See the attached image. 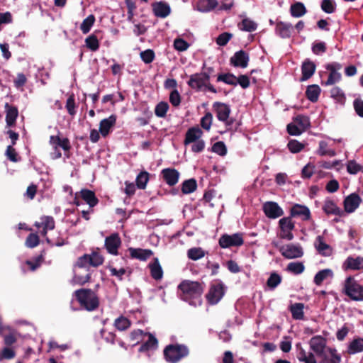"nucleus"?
I'll return each instance as SVG.
<instances>
[{
  "instance_id": "nucleus-1",
  "label": "nucleus",
  "mask_w": 363,
  "mask_h": 363,
  "mask_svg": "<svg viewBox=\"0 0 363 363\" xmlns=\"http://www.w3.org/2000/svg\"><path fill=\"white\" fill-rule=\"evenodd\" d=\"M178 290L181 291V298L191 303L193 299H197L201 296L204 286L202 283L199 281L183 280L179 284Z\"/></svg>"
},
{
  "instance_id": "nucleus-2",
  "label": "nucleus",
  "mask_w": 363,
  "mask_h": 363,
  "mask_svg": "<svg viewBox=\"0 0 363 363\" xmlns=\"http://www.w3.org/2000/svg\"><path fill=\"white\" fill-rule=\"evenodd\" d=\"M74 295L82 308L88 311H93L99 308V297L91 289H80L76 290Z\"/></svg>"
},
{
  "instance_id": "nucleus-3",
  "label": "nucleus",
  "mask_w": 363,
  "mask_h": 363,
  "mask_svg": "<svg viewBox=\"0 0 363 363\" xmlns=\"http://www.w3.org/2000/svg\"><path fill=\"white\" fill-rule=\"evenodd\" d=\"M189 353V349L184 345H169L164 350V358L169 363H177Z\"/></svg>"
},
{
  "instance_id": "nucleus-4",
  "label": "nucleus",
  "mask_w": 363,
  "mask_h": 363,
  "mask_svg": "<svg viewBox=\"0 0 363 363\" xmlns=\"http://www.w3.org/2000/svg\"><path fill=\"white\" fill-rule=\"evenodd\" d=\"M188 86L196 91H210L217 93L216 89L203 76L201 72L194 73L189 76Z\"/></svg>"
},
{
  "instance_id": "nucleus-5",
  "label": "nucleus",
  "mask_w": 363,
  "mask_h": 363,
  "mask_svg": "<svg viewBox=\"0 0 363 363\" xmlns=\"http://www.w3.org/2000/svg\"><path fill=\"white\" fill-rule=\"evenodd\" d=\"M343 293L352 301H363V285L359 284L352 277L345 279Z\"/></svg>"
},
{
  "instance_id": "nucleus-6",
  "label": "nucleus",
  "mask_w": 363,
  "mask_h": 363,
  "mask_svg": "<svg viewBox=\"0 0 363 363\" xmlns=\"http://www.w3.org/2000/svg\"><path fill=\"white\" fill-rule=\"evenodd\" d=\"M311 126L310 119L304 115H297L287 125V132L291 135H299Z\"/></svg>"
},
{
  "instance_id": "nucleus-7",
  "label": "nucleus",
  "mask_w": 363,
  "mask_h": 363,
  "mask_svg": "<svg viewBox=\"0 0 363 363\" xmlns=\"http://www.w3.org/2000/svg\"><path fill=\"white\" fill-rule=\"evenodd\" d=\"M212 108L218 120L224 123L228 128H230L234 120L230 118L231 112L230 106L223 102L216 101L213 104Z\"/></svg>"
},
{
  "instance_id": "nucleus-8",
  "label": "nucleus",
  "mask_w": 363,
  "mask_h": 363,
  "mask_svg": "<svg viewBox=\"0 0 363 363\" xmlns=\"http://www.w3.org/2000/svg\"><path fill=\"white\" fill-rule=\"evenodd\" d=\"M244 243L243 234L237 233L232 235L223 234L218 240L221 248H230L232 247H240Z\"/></svg>"
},
{
  "instance_id": "nucleus-9",
  "label": "nucleus",
  "mask_w": 363,
  "mask_h": 363,
  "mask_svg": "<svg viewBox=\"0 0 363 363\" xmlns=\"http://www.w3.org/2000/svg\"><path fill=\"white\" fill-rule=\"evenodd\" d=\"M294 227V223L291 217L282 218L279 221L278 236L281 239L291 240L294 238L292 230Z\"/></svg>"
},
{
  "instance_id": "nucleus-10",
  "label": "nucleus",
  "mask_w": 363,
  "mask_h": 363,
  "mask_svg": "<svg viewBox=\"0 0 363 363\" xmlns=\"http://www.w3.org/2000/svg\"><path fill=\"white\" fill-rule=\"evenodd\" d=\"M225 294L224 285L220 282L212 284L206 297L209 304L215 305L223 298Z\"/></svg>"
},
{
  "instance_id": "nucleus-11",
  "label": "nucleus",
  "mask_w": 363,
  "mask_h": 363,
  "mask_svg": "<svg viewBox=\"0 0 363 363\" xmlns=\"http://www.w3.org/2000/svg\"><path fill=\"white\" fill-rule=\"evenodd\" d=\"M121 245V240L118 233H112L105 239L104 246L111 255H117Z\"/></svg>"
},
{
  "instance_id": "nucleus-12",
  "label": "nucleus",
  "mask_w": 363,
  "mask_h": 363,
  "mask_svg": "<svg viewBox=\"0 0 363 363\" xmlns=\"http://www.w3.org/2000/svg\"><path fill=\"white\" fill-rule=\"evenodd\" d=\"M341 68V65L337 62H332L325 65V69L329 72L328 79L325 82V85H333L341 79V74L338 72Z\"/></svg>"
},
{
  "instance_id": "nucleus-13",
  "label": "nucleus",
  "mask_w": 363,
  "mask_h": 363,
  "mask_svg": "<svg viewBox=\"0 0 363 363\" xmlns=\"http://www.w3.org/2000/svg\"><path fill=\"white\" fill-rule=\"evenodd\" d=\"M151 6L153 14L157 18H164L171 13V7L164 1L154 2Z\"/></svg>"
},
{
  "instance_id": "nucleus-14",
  "label": "nucleus",
  "mask_w": 363,
  "mask_h": 363,
  "mask_svg": "<svg viewBox=\"0 0 363 363\" xmlns=\"http://www.w3.org/2000/svg\"><path fill=\"white\" fill-rule=\"evenodd\" d=\"M163 181L169 186L176 185L179 179L180 173L174 168H165L161 171Z\"/></svg>"
},
{
  "instance_id": "nucleus-15",
  "label": "nucleus",
  "mask_w": 363,
  "mask_h": 363,
  "mask_svg": "<svg viewBox=\"0 0 363 363\" xmlns=\"http://www.w3.org/2000/svg\"><path fill=\"white\" fill-rule=\"evenodd\" d=\"M327 340L321 335H316L313 337L310 341L309 345L311 349L318 355L322 356L326 348Z\"/></svg>"
},
{
  "instance_id": "nucleus-16",
  "label": "nucleus",
  "mask_w": 363,
  "mask_h": 363,
  "mask_svg": "<svg viewBox=\"0 0 363 363\" xmlns=\"http://www.w3.org/2000/svg\"><path fill=\"white\" fill-rule=\"evenodd\" d=\"M362 202L361 197L356 193L347 196L344 201V213H351L354 212Z\"/></svg>"
},
{
  "instance_id": "nucleus-17",
  "label": "nucleus",
  "mask_w": 363,
  "mask_h": 363,
  "mask_svg": "<svg viewBox=\"0 0 363 363\" xmlns=\"http://www.w3.org/2000/svg\"><path fill=\"white\" fill-rule=\"evenodd\" d=\"M322 209L327 216H337L342 217L345 216L344 211L342 210L335 201L327 199L323 203Z\"/></svg>"
},
{
  "instance_id": "nucleus-18",
  "label": "nucleus",
  "mask_w": 363,
  "mask_h": 363,
  "mask_svg": "<svg viewBox=\"0 0 363 363\" xmlns=\"http://www.w3.org/2000/svg\"><path fill=\"white\" fill-rule=\"evenodd\" d=\"M249 55L244 50L236 52L230 59V65L235 67L245 68L248 65Z\"/></svg>"
},
{
  "instance_id": "nucleus-19",
  "label": "nucleus",
  "mask_w": 363,
  "mask_h": 363,
  "mask_svg": "<svg viewBox=\"0 0 363 363\" xmlns=\"http://www.w3.org/2000/svg\"><path fill=\"white\" fill-rule=\"evenodd\" d=\"M342 268L345 270H363V257L360 256L356 257H348L343 262Z\"/></svg>"
},
{
  "instance_id": "nucleus-20",
  "label": "nucleus",
  "mask_w": 363,
  "mask_h": 363,
  "mask_svg": "<svg viewBox=\"0 0 363 363\" xmlns=\"http://www.w3.org/2000/svg\"><path fill=\"white\" fill-rule=\"evenodd\" d=\"M281 255L287 259L298 258L303 256L302 248L299 246L287 245L280 248Z\"/></svg>"
},
{
  "instance_id": "nucleus-21",
  "label": "nucleus",
  "mask_w": 363,
  "mask_h": 363,
  "mask_svg": "<svg viewBox=\"0 0 363 363\" xmlns=\"http://www.w3.org/2000/svg\"><path fill=\"white\" fill-rule=\"evenodd\" d=\"M116 116L111 115L108 118L101 121L99 124V132L103 137H106L111 131V129L116 125Z\"/></svg>"
},
{
  "instance_id": "nucleus-22",
  "label": "nucleus",
  "mask_w": 363,
  "mask_h": 363,
  "mask_svg": "<svg viewBox=\"0 0 363 363\" xmlns=\"http://www.w3.org/2000/svg\"><path fill=\"white\" fill-rule=\"evenodd\" d=\"M291 216L292 217L299 216L303 221L309 220L311 218V214L309 208L306 206L295 204L291 209Z\"/></svg>"
},
{
  "instance_id": "nucleus-23",
  "label": "nucleus",
  "mask_w": 363,
  "mask_h": 363,
  "mask_svg": "<svg viewBox=\"0 0 363 363\" xmlns=\"http://www.w3.org/2000/svg\"><path fill=\"white\" fill-rule=\"evenodd\" d=\"M203 131L198 126L191 127L188 129L185 134L184 144L187 145L189 144L196 142L201 138Z\"/></svg>"
},
{
  "instance_id": "nucleus-24",
  "label": "nucleus",
  "mask_w": 363,
  "mask_h": 363,
  "mask_svg": "<svg viewBox=\"0 0 363 363\" xmlns=\"http://www.w3.org/2000/svg\"><path fill=\"white\" fill-rule=\"evenodd\" d=\"M80 198L87 203L90 208H93L96 206L99 203V199L96 196L94 191L87 189H82L79 191Z\"/></svg>"
},
{
  "instance_id": "nucleus-25",
  "label": "nucleus",
  "mask_w": 363,
  "mask_h": 363,
  "mask_svg": "<svg viewBox=\"0 0 363 363\" xmlns=\"http://www.w3.org/2000/svg\"><path fill=\"white\" fill-rule=\"evenodd\" d=\"M315 247L318 253L323 256L328 257L333 254L332 247L325 242L324 238L321 235L316 238Z\"/></svg>"
},
{
  "instance_id": "nucleus-26",
  "label": "nucleus",
  "mask_w": 363,
  "mask_h": 363,
  "mask_svg": "<svg viewBox=\"0 0 363 363\" xmlns=\"http://www.w3.org/2000/svg\"><path fill=\"white\" fill-rule=\"evenodd\" d=\"M5 109L6 125L9 127H13L16 125V121L18 116V108L16 106H11L6 103L5 105Z\"/></svg>"
},
{
  "instance_id": "nucleus-27",
  "label": "nucleus",
  "mask_w": 363,
  "mask_h": 363,
  "mask_svg": "<svg viewBox=\"0 0 363 363\" xmlns=\"http://www.w3.org/2000/svg\"><path fill=\"white\" fill-rule=\"evenodd\" d=\"M315 71V65L310 60H306L301 65L302 76L301 81H305L311 78Z\"/></svg>"
},
{
  "instance_id": "nucleus-28",
  "label": "nucleus",
  "mask_w": 363,
  "mask_h": 363,
  "mask_svg": "<svg viewBox=\"0 0 363 363\" xmlns=\"http://www.w3.org/2000/svg\"><path fill=\"white\" fill-rule=\"evenodd\" d=\"M128 250L132 258L141 261L147 260L153 254L151 250L147 249L130 247Z\"/></svg>"
},
{
  "instance_id": "nucleus-29",
  "label": "nucleus",
  "mask_w": 363,
  "mask_h": 363,
  "mask_svg": "<svg viewBox=\"0 0 363 363\" xmlns=\"http://www.w3.org/2000/svg\"><path fill=\"white\" fill-rule=\"evenodd\" d=\"M332 146L333 145L330 143V141H320L318 149L317 150L318 155L320 156L334 157L336 155V152Z\"/></svg>"
},
{
  "instance_id": "nucleus-30",
  "label": "nucleus",
  "mask_w": 363,
  "mask_h": 363,
  "mask_svg": "<svg viewBox=\"0 0 363 363\" xmlns=\"http://www.w3.org/2000/svg\"><path fill=\"white\" fill-rule=\"evenodd\" d=\"M144 335H147L148 340L140 345L138 351L140 352H143L157 349L158 346L157 339L150 333H145Z\"/></svg>"
},
{
  "instance_id": "nucleus-31",
  "label": "nucleus",
  "mask_w": 363,
  "mask_h": 363,
  "mask_svg": "<svg viewBox=\"0 0 363 363\" xmlns=\"http://www.w3.org/2000/svg\"><path fill=\"white\" fill-rule=\"evenodd\" d=\"M321 357H323L325 363H340L341 362V357L335 348H327Z\"/></svg>"
},
{
  "instance_id": "nucleus-32",
  "label": "nucleus",
  "mask_w": 363,
  "mask_h": 363,
  "mask_svg": "<svg viewBox=\"0 0 363 363\" xmlns=\"http://www.w3.org/2000/svg\"><path fill=\"white\" fill-rule=\"evenodd\" d=\"M218 6L216 0H198L196 9L198 11L206 13L212 11Z\"/></svg>"
},
{
  "instance_id": "nucleus-33",
  "label": "nucleus",
  "mask_w": 363,
  "mask_h": 363,
  "mask_svg": "<svg viewBox=\"0 0 363 363\" xmlns=\"http://www.w3.org/2000/svg\"><path fill=\"white\" fill-rule=\"evenodd\" d=\"M151 277L155 280H160L163 277V270L159 262L158 258L155 257L152 263L149 264Z\"/></svg>"
},
{
  "instance_id": "nucleus-34",
  "label": "nucleus",
  "mask_w": 363,
  "mask_h": 363,
  "mask_svg": "<svg viewBox=\"0 0 363 363\" xmlns=\"http://www.w3.org/2000/svg\"><path fill=\"white\" fill-rule=\"evenodd\" d=\"M304 304L302 303H295L291 304L289 307V311L291 316L294 320H303L304 319Z\"/></svg>"
},
{
  "instance_id": "nucleus-35",
  "label": "nucleus",
  "mask_w": 363,
  "mask_h": 363,
  "mask_svg": "<svg viewBox=\"0 0 363 363\" xmlns=\"http://www.w3.org/2000/svg\"><path fill=\"white\" fill-rule=\"evenodd\" d=\"M307 13L306 8L302 2H296L291 5L290 13L293 17L299 18Z\"/></svg>"
},
{
  "instance_id": "nucleus-36",
  "label": "nucleus",
  "mask_w": 363,
  "mask_h": 363,
  "mask_svg": "<svg viewBox=\"0 0 363 363\" xmlns=\"http://www.w3.org/2000/svg\"><path fill=\"white\" fill-rule=\"evenodd\" d=\"M292 26L290 23L278 22L276 25V32L281 38H289Z\"/></svg>"
},
{
  "instance_id": "nucleus-37",
  "label": "nucleus",
  "mask_w": 363,
  "mask_h": 363,
  "mask_svg": "<svg viewBox=\"0 0 363 363\" xmlns=\"http://www.w3.org/2000/svg\"><path fill=\"white\" fill-rule=\"evenodd\" d=\"M238 27L242 31L252 32L256 30L257 24L254 21L245 18L238 24Z\"/></svg>"
},
{
  "instance_id": "nucleus-38",
  "label": "nucleus",
  "mask_w": 363,
  "mask_h": 363,
  "mask_svg": "<svg viewBox=\"0 0 363 363\" xmlns=\"http://www.w3.org/2000/svg\"><path fill=\"white\" fill-rule=\"evenodd\" d=\"M297 358L304 363H317L314 354L311 352L305 351L302 347L298 350Z\"/></svg>"
},
{
  "instance_id": "nucleus-39",
  "label": "nucleus",
  "mask_w": 363,
  "mask_h": 363,
  "mask_svg": "<svg viewBox=\"0 0 363 363\" xmlns=\"http://www.w3.org/2000/svg\"><path fill=\"white\" fill-rule=\"evenodd\" d=\"M206 252L200 247H194L187 250V257L189 259L196 261L203 258Z\"/></svg>"
},
{
  "instance_id": "nucleus-40",
  "label": "nucleus",
  "mask_w": 363,
  "mask_h": 363,
  "mask_svg": "<svg viewBox=\"0 0 363 363\" xmlns=\"http://www.w3.org/2000/svg\"><path fill=\"white\" fill-rule=\"evenodd\" d=\"M320 93V89L318 85H310L306 91V96L311 102H316Z\"/></svg>"
},
{
  "instance_id": "nucleus-41",
  "label": "nucleus",
  "mask_w": 363,
  "mask_h": 363,
  "mask_svg": "<svg viewBox=\"0 0 363 363\" xmlns=\"http://www.w3.org/2000/svg\"><path fill=\"white\" fill-rule=\"evenodd\" d=\"M197 188V182L195 179H189L185 180L182 184V192L184 194H189L194 191H196Z\"/></svg>"
},
{
  "instance_id": "nucleus-42",
  "label": "nucleus",
  "mask_w": 363,
  "mask_h": 363,
  "mask_svg": "<svg viewBox=\"0 0 363 363\" xmlns=\"http://www.w3.org/2000/svg\"><path fill=\"white\" fill-rule=\"evenodd\" d=\"M363 351V338L354 339L349 345L347 352L349 354H355Z\"/></svg>"
},
{
  "instance_id": "nucleus-43",
  "label": "nucleus",
  "mask_w": 363,
  "mask_h": 363,
  "mask_svg": "<svg viewBox=\"0 0 363 363\" xmlns=\"http://www.w3.org/2000/svg\"><path fill=\"white\" fill-rule=\"evenodd\" d=\"M150 173L146 171L140 172L135 179V184L138 189H145L150 179Z\"/></svg>"
},
{
  "instance_id": "nucleus-44",
  "label": "nucleus",
  "mask_w": 363,
  "mask_h": 363,
  "mask_svg": "<svg viewBox=\"0 0 363 363\" xmlns=\"http://www.w3.org/2000/svg\"><path fill=\"white\" fill-rule=\"evenodd\" d=\"M307 145L306 142L301 143L297 140H290L287 144V147L291 153L296 154L301 152Z\"/></svg>"
},
{
  "instance_id": "nucleus-45",
  "label": "nucleus",
  "mask_w": 363,
  "mask_h": 363,
  "mask_svg": "<svg viewBox=\"0 0 363 363\" xmlns=\"http://www.w3.org/2000/svg\"><path fill=\"white\" fill-rule=\"evenodd\" d=\"M41 223L35 222V226L38 228L45 227L50 230H53L55 227V222L52 216H45L41 218Z\"/></svg>"
},
{
  "instance_id": "nucleus-46",
  "label": "nucleus",
  "mask_w": 363,
  "mask_h": 363,
  "mask_svg": "<svg viewBox=\"0 0 363 363\" xmlns=\"http://www.w3.org/2000/svg\"><path fill=\"white\" fill-rule=\"evenodd\" d=\"M304 264L301 262H292L288 264L286 270L293 274L298 275L303 272Z\"/></svg>"
},
{
  "instance_id": "nucleus-47",
  "label": "nucleus",
  "mask_w": 363,
  "mask_h": 363,
  "mask_svg": "<svg viewBox=\"0 0 363 363\" xmlns=\"http://www.w3.org/2000/svg\"><path fill=\"white\" fill-rule=\"evenodd\" d=\"M333 276L332 270L329 269H325L319 271L314 277V283L317 286H320L324 280L327 278Z\"/></svg>"
},
{
  "instance_id": "nucleus-48",
  "label": "nucleus",
  "mask_w": 363,
  "mask_h": 363,
  "mask_svg": "<svg viewBox=\"0 0 363 363\" xmlns=\"http://www.w3.org/2000/svg\"><path fill=\"white\" fill-rule=\"evenodd\" d=\"M330 96L340 104H344L346 100L345 94L338 86H334L331 89Z\"/></svg>"
},
{
  "instance_id": "nucleus-49",
  "label": "nucleus",
  "mask_w": 363,
  "mask_h": 363,
  "mask_svg": "<svg viewBox=\"0 0 363 363\" xmlns=\"http://www.w3.org/2000/svg\"><path fill=\"white\" fill-rule=\"evenodd\" d=\"M95 20V16L93 14H90L84 19L80 26V30L84 34H86L90 31L91 27L94 24Z\"/></svg>"
},
{
  "instance_id": "nucleus-50",
  "label": "nucleus",
  "mask_w": 363,
  "mask_h": 363,
  "mask_svg": "<svg viewBox=\"0 0 363 363\" xmlns=\"http://www.w3.org/2000/svg\"><path fill=\"white\" fill-rule=\"evenodd\" d=\"M85 44L86 48L92 52H96L99 48V40L94 34L89 35L85 39Z\"/></svg>"
},
{
  "instance_id": "nucleus-51",
  "label": "nucleus",
  "mask_w": 363,
  "mask_h": 363,
  "mask_svg": "<svg viewBox=\"0 0 363 363\" xmlns=\"http://www.w3.org/2000/svg\"><path fill=\"white\" fill-rule=\"evenodd\" d=\"M131 323L130 320L123 315L116 318L114 321V325L118 330H125L130 328Z\"/></svg>"
},
{
  "instance_id": "nucleus-52",
  "label": "nucleus",
  "mask_w": 363,
  "mask_h": 363,
  "mask_svg": "<svg viewBox=\"0 0 363 363\" xmlns=\"http://www.w3.org/2000/svg\"><path fill=\"white\" fill-rule=\"evenodd\" d=\"M347 171L350 174L363 172V166L358 164L355 160H349L347 163Z\"/></svg>"
},
{
  "instance_id": "nucleus-53",
  "label": "nucleus",
  "mask_w": 363,
  "mask_h": 363,
  "mask_svg": "<svg viewBox=\"0 0 363 363\" xmlns=\"http://www.w3.org/2000/svg\"><path fill=\"white\" fill-rule=\"evenodd\" d=\"M236 77L232 73L220 74L217 77V82H223L227 84L235 86Z\"/></svg>"
},
{
  "instance_id": "nucleus-54",
  "label": "nucleus",
  "mask_w": 363,
  "mask_h": 363,
  "mask_svg": "<svg viewBox=\"0 0 363 363\" xmlns=\"http://www.w3.org/2000/svg\"><path fill=\"white\" fill-rule=\"evenodd\" d=\"M321 9L326 13H333L336 10V4L334 0H322Z\"/></svg>"
},
{
  "instance_id": "nucleus-55",
  "label": "nucleus",
  "mask_w": 363,
  "mask_h": 363,
  "mask_svg": "<svg viewBox=\"0 0 363 363\" xmlns=\"http://www.w3.org/2000/svg\"><path fill=\"white\" fill-rule=\"evenodd\" d=\"M169 105L167 102H160L155 108V113L157 117L164 118L167 115Z\"/></svg>"
},
{
  "instance_id": "nucleus-56",
  "label": "nucleus",
  "mask_w": 363,
  "mask_h": 363,
  "mask_svg": "<svg viewBox=\"0 0 363 363\" xmlns=\"http://www.w3.org/2000/svg\"><path fill=\"white\" fill-rule=\"evenodd\" d=\"M104 257L98 252H94L89 255V265L97 267L101 265L104 262Z\"/></svg>"
},
{
  "instance_id": "nucleus-57",
  "label": "nucleus",
  "mask_w": 363,
  "mask_h": 363,
  "mask_svg": "<svg viewBox=\"0 0 363 363\" xmlns=\"http://www.w3.org/2000/svg\"><path fill=\"white\" fill-rule=\"evenodd\" d=\"M211 150L220 156H225L227 154V147L223 141L215 143L211 147Z\"/></svg>"
},
{
  "instance_id": "nucleus-58",
  "label": "nucleus",
  "mask_w": 363,
  "mask_h": 363,
  "mask_svg": "<svg viewBox=\"0 0 363 363\" xmlns=\"http://www.w3.org/2000/svg\"><path fill=\"white\" fill-rule=\"evenodd\" d=\"M40 238L36 233H30L26 238L25 245L29 248H34L39 245Z\"/></svg>"
},
{
  "instance_id": "nucleus-59",
  "label": "nucleus",
  "mask_w": 363,
  "mask_h": 363,
  "mask_svg": "<svg viewBox=\"0 0 363 363\" xmlns=\"http://www.w3.org/2000/svg\"><path fill=\"white\" fill-rule=\"evenodd\" d=\"M213 122V115L210 112H206L205 115L201 118L200 124L201 126L206 130H209L211 129V125Z\"/></svg>"
},
{
  "instance_id": "nucleus-60",
  "label": "nucleus",
  "mask_w": 363,
  "mask_h": 363,
  "mask_svg": "<svg viewBox=\"0 0 363 363\" xmlns=\"http://www.w3.org/2000/svg\"><path fill=\"white\" fill-rule=\"evenodd\" d=\"M141 60L145 63V64H150L155 58V52L151 49H147L144 51H142L140 54Z\"/></svg>"
},
{
  "instance_id": "nucleus-61",
  "label": "nucleus",
  "mask_w": 363,
  "mask_h": 363,
  "mask_svg": "<svg viewBox=\"0 0 363 363\" xmlns=\"http://www.w3.org/2000/svg\"><path fill=\"white\" fill-rule=\"evenodd\" d=\"M5 154L7 158L13 162H17L21 160V157L12 145L7 146Z\"/></svg>"
},
{
  "instance_id": "nucleus-62",
  "label": "nucleus",
  "mask_w": 363,
  "mask_h": 363,
  "mask_svg": "<svg viewBox=\"0 0 363 363\" xmlns=\"http://www.w3.org/2000/svg\"><path fill=\"white\" fill-rule=\"evenodd\" d=\"M16 356V352L10 347H5L0 352V361L3 359H11Z\"/></svg>"
},
{
  "instance_id": "nucleus-63",
  "label": "nucleus",
  "mask_w": 363,
  "mask_h": 363,
  "mask_svg": "<svg viewBox=\"0 0 363 363\" xmlns=\"http://www.w3.org/2000/svg\"><path fill=\"white\" fill-rule=\"evenodd\" d=\"M315 165L313 163H308L301 171V177L303 179H310L315 171Z\"/></svg>"
},
{
  "instance_id": "nucleus-64",
  "label": "nucleus",
  "mask_w": 363,
  "mask_h": 363,
  "mask_svg": "<svg viewBox=\"0 0 363 363\" xmlns=\"http://www.w3.org/2000/svg\"><path fill=\"white\" fill-rule=\"evenodd\" d=\"M353 106L355 113L359 117L363 118V100L360 98L355 99L353 101Z\"/></svg>"
}]
</instances>
